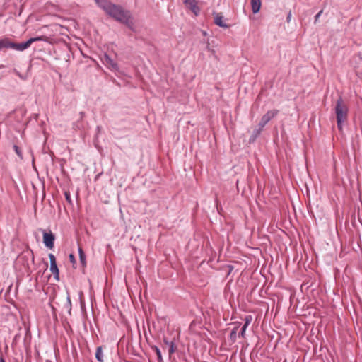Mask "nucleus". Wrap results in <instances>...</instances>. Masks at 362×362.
Segmentation results:
<instances>
[{"instance_id": "b1692460", "label": "nucleus", "mask_w": 362, "mask_h": 362, "mask_svg": "<svg viewBox=\"0 0 362 362\" xmlns=\"http://www.w3.org/2000/svg\"><path fill=\"white\" fill-rule=\"evenodd\" d=\"M163 342L165 345H168V346L170 345V342H173V341H169L167 338L163 339Z\"/></svg>"}, {"instance_id": "f8f14e48", "label": "nucleus", "mask_w": 362, "mask_h": 362, "mask_svg": "<svg viewBox=\"0 0 362 362\" xmlns=\"http://www.w3.org/2000/svg\"><path fill=\"white\" fill-rule=\"evenodd\" d=\"M95 358L98 361L103 362V356L101 346L97 347L95 352Z\"/></svg>"}, {"instance_id": "f257e3e1", "label": "nucleus", "mask_w": 362, "mask_h": 362, "mask_svg": "<svg viewBox=\"0 0 362 362\" xmlns=\"http://www.w3.org/2000/svg\"><path fill=\"white\" fill-rule=\"evenodd\" d=\"M99 7L120 23H129L131 20V12L119 5L114 4L107 0H95Z\"/></svg>"}, {"instance_id": "39448f33", "label": "nucleus", "mask_w": 362, "mask_h": 362, "mask_svg": "<svg viewBox=\"0 0 362 362\" xmlns=\"http://www.w3.org/2000/svg\"><path fill=\"white\" fill-rule=\"evenodd\" d=\"M277 114L276 110H270L268 111L265 115H264L261 120L258 124V126L264 128V127Z\"/></svg>"}, {"instance_id": "dca6fc26", "label": "nucleus", "mask_w": 362, "mask_h": 362, "mask_svg": "<svg viewBox=\"0 0 362 362\" xmlns=\"http://www.w3.org/2000/svg\"><path fill=\"white\" fill-rule=\"evenodd\" d=\"M237 331H238V327H235L233 329V330L230 332V339H231V341L233 342L235 341V340H236Z\"/></svg>"}, {"instance_id": "4468645a", "label": "nucleus", "mask_w": 362, "mask_h": 362, "mask_svg": "<svg viewBox=\"0 0 362 362\" xmlns=\"http://www.w3.org/2000/svg\"><path fill=\"white\" fill-rule=\"evenodd\" d=\"M50 271L54 276V277L58 279H59V269L57 267V264H53L50 265Z\"/></svg>"}, {"instance_id": "2f4dec72", "label": "nucleus", "mask_w": 362, "mask_h": 362, "mask_svg": "<svg viewBox=\"0 0 362 362\" xmlns=\"http://www.w3.org/2000/svg\"><path fill=\"white\" fill-rule=\"evenodd\" d=\"M127 25H129V28H130V29H133V28H132V25H133L134 24H127Z\"/></svg>"}, {"instance_id": "7ed1b4c3", "label": "nucleus", "mask_w": 362, "mask_h": 362, "mask_svg": "<svg viewBox=\"0 0 362 362\" xmlns=\"http://www.w3.org/2000/svg\"><path fill=\"white\" fill-rule=\"evenodd\" d=\"M48 37L44 35L36 37H31L29 40H28L25 42H20V43H16L11 42V48L17 51H23L26 49H28L33 42H37V41H47Z\"/></svg>"}, {"instance_id": "412c9836", "label": "nucleus", "mask_w": 362, "mask_h": 362, "mask_svg": "<svg viewBox=\"0 0 362 362\" xmlns=\"http://www.w3.org/2000/svg\"><path fill=\"white\" fill-rule=\"evenodd\" d=\"M251 320H252L251 316L246 317L245 322L244 325H247V326L248 327V325H250V323L251 322Z\"/></svg>"}, {"instance_id": "ddd939ff", "label": "nucleus", "mask_w": 362, "mask_h": 362, "mask_svg": "<svg viewBox=\"0 0 362 362\" xmlns=\"http://www.w3.org/2000/svg\"><path fill=\"white\" fill-rule=\"evenodd\" d=\"M78 254H79L80 262H81V264L83 265V267H85L86 264V255L81 247L78 248Z\"/></svg>"}, {"instance_id": "c85d7f7f", "label": "nucleus", "mask_w": 362, "mask_h": 362, "mask_svg": "<svg viewBox=\"0 0 362 362\" xmlns=\"http://www.w3.org/2000/svg\"><path fill=\"white\" fill-rule=\"evenodd\" d=\"M85 116V113L83 112H80V119H83V118Z\"/></svg>"}, {"instance_id": "1a4fd4ad", "label": "nucleus", "mask_w": 362, "mask_h": 362, "mask_svg": "<svg viewBox=\"0 0 362 362\" xmlns=\"http://www.w3.org/2000/svg\"><path fill=\"white\" fill-rule=\"evenodd\" d=\"M252 11L254 13H257L261 8L262 1L261 0H250Z\"/></svg>"}, {"instance_id": "a211bd4d", "label": "nucleus", "mask_w": 362, "mask_h": 362, "mask_svg": "<svg viewBox=\"0 0 362 362\" xmlns=\"http://www.w3.org/2000/svg\"><path fill=\"white\" fill-rule=\"evenodd\" d=\"M13 149H14L16 153L18 156V157L22 158L23 155H22V152H21V150L20 149V148L18 146L14 145L13 146Z\"/></svg>"}, {"instance_id": "393cba45", "label": "nucleus", "mask_w": 362, "mask_h": 362, "mask_svg": "<svg viewBox=\"0 0 362 362\" xmlns=\"http://www.w3.org/2000/svg\"><path fill=\"white\" fill-rule=\"evenodd\" d=\"M69 259H70V261H71L72 263H75L76 260H75V257H74V255L70 254V255H69Z\"/></svg>"}, {"instance_id": "7c9ffc66", "label": "nucleus", "mask_w": 362, "mask_h": 362, "mask_svg": "<svg viewBox=\"0 0 362 362\" xmlns=\"http://www.w3.org/2000/svg\"><path fill=\"white\" fill-rule=\"evenodd\" d=\"M291 13H289V14H288V16L287 17L288 21H289L291 20Z\"/></svg>"}, {"instance_id": "5701e85b", "label": "nucleus", "mask_w": 362, "mask_h": 362, "mask_svg": "<svg viewBox=\"0 0 362 362\" xmlns=\"http://www.w3.org/2000/svg\"><path fill=\"white\" fill-rule=\"evenodd\" d=\"M13 71H14V73H16V74L18 77H20L21 79H23V80H25V77H23V76H22V75H21V74H20V73H19L16 69H14V70H13Z\"/></svg>"}, {"instance_id": "9d476101", "label": "nucleus", "mask_w": 362, "mask_h": 362, "mask_svg": "<svg viewBox=\"0 0 362 362\" xmlns=\"http://www.w3.org/2000/svg\"><path fill=\"white\" fill-rule=\"evenodd\" d=\"M11 42L8 39L0 40V49L4 48H11Z\"/></svg>"}, {"instance_id": "20e7f679", "label": "nucleus", "mask_w": 362, "mask_h": 362, "mask_svg": "<svg viewBox=\"0 0 362 362\" xmlns=\"http://www.w3.org/2000/svg\"><path fill=\"white\" fill-rule=\"evenodd\" d=\"M41 231L43 235V243L47 247L52 249L54 245V235L51 231L47 232L44 229H41Z\"/></svg>"}, {"instance_id": "0eeeda50", "label": "nucleus", "mask_w": 362, "mask_h": 362, "mask_svg": "<svg viewBox=\"0 0 362 362\" xmlns=\"http://www.w3.org/2000/svg\"><path fill=\"white\" fill-rule=\"evenodd\" d=\"M186 6L191 10L195 15H197L199 12V8L197 6L196 0H185Z\"/></svg>"}, {"instance_id": "c756f323", "label": "nucleus", "mask_w": 362, "mask_h": 362, "mask_svg": "<svg viewBox=\"0 0 362 362\" xmlns=\"http://www.w3.org/2000/svg\"><path fill=\"white\" fill-rule=\"evenodd\" d=\"M0 362H6V361H5V359L4 358L3 356L0 357Z\"/></svg>"}, {"instance_id": "4be33fe9", "label": "nucleus", "mask_w": 362, "mask_h": 362, "mask_svg": "<svg viewBox=\"0 0 362 362\" xmlns=\"http://www.w3.org/2000/svg\"><path fill=\"white\" fill-rule=\"evenodd\" d=\"M65 197H66V201H68L69 202H71V195H70L69 192H65Z\"/></svg>"}, {"instance_id": "cd10ccee", "label": "nucleus", "mask_w": 362, "mask_h": 362, "mask_svg": "<svg viewBox=\"0 0 362 362\" xmlns=\"http://www.w3.org/2000/svg\"><path fill=\"white\" fill-rule=\"evenodd\" d=\"M207 49H208L209 51L211 52L212 53H214V52H215V50H214V49H211V48L210 47L209 44H208V45H207Z\"/></svg>"}, {"instance_id": "f03ea898", "label": "nucleus", "mask_w": 362, "mask_h": 362, "mask_svg": "<svg viewBox=\"0 0 362 362\" xmlns=\"http://www.w3.org/2000/svg\"><path fill=\"white\" fill-rule=\"evenodd\" d=\"M334 111L337 118V128L339 131L343 129V124L348 118L349 109L341 97H339L335 105Z\"/></svg>"}, {"instance_id": "72a5a7b5", "label": "nucleus", "mask_w": 362, "mask_h": 362, "mask_svg": "<svg viewBox=\"0 0 362 362\" xmlns=\"http://www.w3.org/2000/svg\"><path fill=\"white\" fill-rule=\"evenodd\" d=\"M203 34L205 35H206V33L204 31Z\"/></svg>"}, {"instance_id": "bb28decb", "label": "nucleus", "mask_w": 362, "mask_h": 362, "mask_svg": "<svg viewBox=\"0 0 362 362\" xmlns=\"http://www.w3.org/2000/svg\"><path fill=\"white\" fill-rule=\"evenodd\" d=\"M217 25H219L220 27H222L224 28H228V24H217Z\"/></svg>"}, {"instance_id": "473e14b6", "label": "nucleus", "mask_w": 362, "mask_h": 362, "mask_svg": "<svg viewBox=\"0 0 362 362\" xmlns=\"http://www.w3.org/2000/svg\"><path fill=\"white\" fill-rule=\"evenodd\" d=\"M68 301L69 303H71V300H70L69 297H68Z\"/></svg>"}, {"instance_id": "6ab92c4d", "label": "nucleus", "mask_w": 362, "mask_h": 362, "mask_svg": "<svg viewBox=\"0 0 362 362\" xmlns=\"http://www.w3.org/2000/svg\"><path fill=\"white\" fill-rule=\"evenodd\" d=\"M247 328V325H243V326L242 327L241 331L239 334L240 337H245V331H246Z\"/></svg>"}, {"instance_id": "aec40b11", "label": "nucleus", "mask_w": 362, "mask_h": 362, "mask_svg": "<svg viewBox=\"0 0 362 362\" xmlns=\"http://www.w3.org/2000/svg\"><path fill=\"white\" fill-rule=\"evenodd\" d=\"M49 258L50 260V265L53 264H57L56 258L53 254H52V253L49 254Z\"/></svg>"}, {"instance_id": "f3484780", "label": "nucleus", "mask_w": 362, "mask_h": 362, "mask_svg": "<svg viewBox=\"0 0 362 362\" xmlns=\"http://www.w3.org/2000/svg\"><path fill=\"white\" fill-rule=\"evenodd\" d=\"M223 16L221 13H216L214 17V23H223Z\"/></svg>"}, {"instance_id": "9b49d317", "label": "nucleus", "mask_w": 362, "mask_h": 362, "mask_svg": "<svg viewBox=\"0 0 362 362\" xmlns=\"http://www.w3.org/2000/svg\"><path fill=\"white\" fill-rule=\"evenodd\" d=\"M151 348L153 351L156 352L158 362H163V356L160 349L157 346H151Z\"/></svg>"}, {"instance_id": "423d86ee", "label": "nucleus", "mask_w": 362, "mask_h": 362, "mask_svg": "<svg viewBox=\"0 0 362 362\" xmlns=\"http://www.w3.org/2000/svg\"><path fill=\"white\" fill-rule=\"evenodd\" d=\"M101 59L103 63L112 71H117L119 69L117 64L108 54H105Z\"/></svg>"}, {"instance_id": "2eb2a0df", "label": "nucleus", "mask_w": 362, "mask_h": 362, "mask_svg": "<svg viewBox=\"0 0 362 362\" xmlns=\"http://www.w3.org/2000/svg\"><path fill=\"white\" fill-rule=\"evenodd\" d=\"M177 351V346L175 344V342H170V345L169 346L168 349V354L169 357H171V356Z\"/></svg>"}, {"instance_id": "a878e982", "label": "nucleus", "mask_w": 362, "mask_h": 362, "mask_svg": "<svg viewBox=\"0 0 362 362\" xmlns=\"http://www.w3.org/2000/svg\"><path fill=\"white\" fill-rule=\"evenodd\" d=\"M322 13V11H320V12H318V13L315 15V23L317 21L318 17L320 16V14H321Z\"/></svg>"}, {"instance_id": "6e6552de", "label": "nucleus", "mask_w": 362, "mask_h": 362, "mask_svg": "<svg viewBox=\"0 0 362 362\" xmlns=\"http://www.w3.org/2000/svg\"><path fill=\"white\" fill-rule=\"evenodd\" d=\"M262 129L263 128L259 126L255 127L250 137V142H254L256 140V139L259 136Z\"/></svg>"}]
</instances>
